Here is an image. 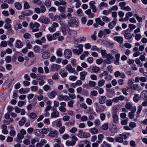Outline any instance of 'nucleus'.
I'll list each match as a JSON object with an SVG mask.
<instances>
[{"instance_id": "nucleus-1", "label": "nucleus", "mask_w": 147, "mask_h": 147, "mask_svg": "<svg viewBox=\"0 0 147 147\" xmlns=\"http://www.w3.org/2000/svg\"><path fill=\"white\" fill-rule=\"evenodd\" d=\"M100 52L102 57H105L106 59L104 60V63L107 64H110L113 63L115 57L111 53L107 54L105 50H102L101 48H100Z\"/></svg>"}, {"instance_id": "nucleus-2", "label": "nucleus", "mask_w": 147, "mask_h": 147, "mask_svg": "<svg viewBox=\"0 0 147 147\" xmlns=\"http://www.w3.org/2000/svg\"><path fill=\"white\" fill-rule=\"evenodd\" d=\"M67 22L69 26L72 27H77L79 25V21L77 18L74 17L68 20Z\"/></svg>"}, {"instance_id": "nucleus-3", "label": "nucleus", "mask_w": 147, "mask_h": 147, "mask_svg": "<svg viewBox=\"0 0 147 147\" xmlns=\"http://www.w3.org/2000/svg\"><path fill=\"white\" fill-rule=\"evenodd\" d=\"M74 47L77 49H72L73 53L74 55H79L81 54L83 51V49L84 46L83 44H79L77 45H74Z\"/></svg>"}, {"instance_id": "nucleus-4", "label": "nucleus", "mask_w": 147, "mask_h": 147, "mask_svg": "<svg viewBox=\"0 0 147 147\" xmlns=\"http://www.w3.org/2000/svg\"><path fill=\"white\" fill-rule=\"evenodd\" d=\"M67 31L68 33L67 36L68 38H72L73 39H75V37L77 34V32L76 31L71 30L68 28L67 29Z\"/></svg>"}, {"instance_id": "nucleus-5", "label": "nucleus", "mask_w": 147, "mask_h": 147, "mask_svg": "<svg viewBox=\"0 0 147 147\" xmlns=\"http://www.w3.org/2000/svg\"><path fill=\"white\" fill-rule=\"evenodd\" d=\"M64 57L67 59L71 58L72 55V53L71 50L69 49H65L63 53Z\"/></svg>"}, {"instance_id": "nucleus-6", "label": "nucleus", "mask_w": 147, "mask_h": 147, "mask_svg": "<svg viewBox=\"0 0 147 147\" xmlns=\"http://www.w3.org/2000/svg\"><path fill=\"white\" fill-rule=\"evenodd\" d=\"M52 125L54 127H57L60 128L62 126L61 119H59L53 121L52 123Z\"/></svg>"}, {"instance_id": "nucleus-7", "label": "nucleus", "mask_w": 147, "mask_h": 147, "mask_svg": "<svg viewBox=\"0 0 147 147\" xmlns=\"http://www.w3.org/2000/svg\"><path fill=\"white\" fill-rule=\"evenodd\" d=\"M41 57L44 59H48L50 57V54L49 50H45L42 52L41 53Z\"/></svg>"}, {"instance_id": "nucleus-8", "label": "nucleus", "mask_w": 147, "mask_h": 147, "mask_svg": "<svg viewBox=\"0 0 147 147\" xmlns=\"http://www.w3.org/2000/svg\"><path fill=\"white\" fill-rule=\"evenodd\" d=\"M48 131L49 132L48 136L51 137H54L56 136L57 135V131L56 130H52V128H48Z\"/></svg>"}, {"instance_id": "nucleus-9", "label": "nucleus", "mask_w": 147, "mask_h": 147, "mask_svg": "<svg viewBox=\"0 0 147 147\" xmlns=\"http://www.w3.org/2000/svg\"><path fill=\"white\" fill-rule=\"evenodd\" d=\"M118 21L117 18H114L112 22H109L108 24V27L111 29H113L115 26Z\"/></svg>"}, {"instance_id": "nucleus-10", "label": "nucleus", "mask_w": 147, "mask_h": 147, "mask_svg": "<svg viewBox=\"0 0 147 147\" xmlns=\"http://www.w3.org/2000/svg\"><path fill=\"white\" fill-rule=\"evenodd\" d=\"M117 112L114 111L112 112V117L113 119V122L114 123L117 124L119 122V117L117 115Z\"/></svg>"}, {"instance_id": "nucleus-11", "label": "nucleus", "mask_w": 147, "mask_h": 147, "mask_svg": "<svg viewBox=\"0 0 147 147\" xmlns=\"http://www.w3.org/2000/svg\"><path fill=\"white\" fill-rule=\"evenodd\" d=\"M66 68L67 70L69 73H74L75 75H77L78 72L75 71V70L74 68H72L71 65H67L66 66Z\"/></svg>"}, {"instance_id": "nucleus-12", "label": "nucleus", "mask_w": 147, "mask_h": 147, "mask_svg": "<svg viewBox=\"0 0 147 147\" xmlns=\"http://www.w3.org/2000/svg\"><path fill=\"white\" fill-rule=\"evenodd\" d=\"M140 81L143 82H147V79L146 77H136L135 78V82L138 83Z\"/></svg>"}, {"instance_id": "nucleus-13", "label": "nucleus", "mask_w": 147, "mask_h": 147, "mask_svg": "<svg viewBox=\"0 0 147 147\" xmlns=\"http://www.w3.org/2000/svg\"><path fill=\"white\" fill-rule=\"evenodd\" d=\"M77 136L81 138H86L90 136V134L86 132H83L82 134H78Z\"/></svg>"}, {"instance_id": "nucleus-14", "label": "nucleus", "mask_w": 147, "mask_h": 147, "mask_svg": "<svg viewBox=\"0 0 147 147\" xmlns=\"http://www.w3.org/2000/svg\"><path fill=\"white\" fill-rule=\"evenodd\" d=\"M59 112L57 110H54L51 113V118L52 119L53 118H57L59 117Z\"/></svg>"}, {"instance_id": "nucleus-15", "label": "nucleus", "mask_w": 147, "mask_h": 147, "mask_svg": "<svg viewBox=\"0 0 147 147\" xmlns=\"http://www.w3.org/2000/svg\"><path fill=\"white\" fill-rule=\"evenodd\" d=\"M15 46L16 48L18 49H20L23 47V43L20 40L17 39L16 41Z\"/></svg>"}, {"instance_id": "nucleus-16", "label": "nucleus", "mask_w": 147, "mask_h": 147, "mask_svg": "<svg viewBox=\"0 0 147 147\" xmlns=\"http://www.w3.org/2000/svg\"><path fill=\"white\" fill-rule=\"evenodd\" d=\"M30 29H32L34 28H38L40 26V24L37 22H35L34 23L32 22H30Z\"/></svg>"}, {"instance_id": "nucleus-17", "label": "nucleus", "mask_w": 147, "mask_h": 147, "mask_svg": "<svg viewBox=\"0 0 147 147\" xmlns=\"http://www.w3.org/2000/svg\"><path fill=\"white\" fill-rule=\"evenodd\" d=\"M113 39L120 44H122L123 42V38L121 36H115L114 37Z\"/></svg>"}, {"instance_id": "nucleus-18", "label": "nucleus", "mask_w": 147, "mask_h": 147, "mask_svg": "<svg viewBox=\"0 0 147 147\" xmlns=\"http://www.w3.org/2000/svg\"><path fill=\"white\" fill-rule=\"evenodd\" d=\"M22 13L25 16H29L33 14V12L30 10L28 9L22 12Z\"/></svg>"}, {"instance_id": "nucleus-19", "label": "nucleus", "mask_w": 147, "mask_h": 147, "mask_svg": "<svg viewBox=\"0 0 147 147\" xmlns=\"http://www.w3.org/2000/svg\"><path fill=\"white\" fill-rule=\"evenodd\" d=\"M48 96L50 98L53 99L57 95V92L55 90H53L50 92L47 93Z\"/></svg>"}, {"instance_id": "nucleus-20", "label": "nucleus", "mask_w": 147, "mask_h": 147, "mask_svg": "<svg viewBox=\"0 0 147 147\" xmlns=\"http://www.w3.org/2000/svg\"><path fill=\"white\" fill-rule=\"evenodd\" d=\"M86 37L84 36H82L77 39L75 42L77 43H80L84 42L86 40Z\"/></svg>"}, {"instance_id": "nucleus-21", "label": "nucleus", "mask_w": 147, "mask_h": 147, "mask_svg": "<svg viewBox=\"0 0 147 147\" xmlns=\"http://www.w3.org/2000/svg\"><path fill=\"white\" fill-rule=\"evenodd\" d=\"M85 13L88 16V17L90 18H92L94 16V13L91 12V9H88L86 11Z\"/></svg>"}, {"instance_id": "nucleus-22", "label": "nucleus", "mask_w": 147, "mask_h": 147, "mask_svg": "<svg viewBox=\"0 0 147 147\" xmlns=\"http://www.w3.org/2000/svg\"><path fill=\"white\" fill-rule=\"evenodd\" d=\"M120 55V54L119 53L115 55V59L114 61V63L115 64H119V63Z\"/></svg>"}, {"instance_id": "nucleus-23", "label": "nucleus", "mask_w": 147, "mask_h": 147, "mask_svg": "<svg viewBox=\"0 0 147 147\" xmlns=\"http://www.w3.org/2000/svg\"><path fill=\"white\" fill-rule=\"evenodd\" d=\"M37 79L39 81L38 83L39 85L40 86H42L45 83V82L43 79L42 77H41L40 78L37 77Z\"/></svg>"}, {"instance_id": "nucleus-24", "label": "nucleus", "mask_w": 147, "mask_h": 147, "mask_svg": "<svg viewBox=\"0 0 147 147\" xmlns=\"http://www.w3.org/2000/svg\"><path fill=\"white\" fill-rule=\"evenodd\" d=\"M106 98L105 96H100L98 99V101L99 103L103 104L106 101Z\"/></svg>"}, {"instance_id": "nucleus-25", "label": "nucleus", "mask_w": 147, "mask_h": 147, "mask_svg": "<svg viewBox=\"0 0 147 147\" xmlns=\"http://www.w3.org/2000/svg\"><path fill=\"white\" fill-rule=\"evenodd\" d=\"M89 52L88 51H84L83 53L80 56V58L81 60L84 59L88 55Z\"/></svg>"}, {"instance_id": "nucleus-26", "label": "nucleus", "mask_w": 147, "mask_h": 147, "mask_svg": "<svg viewBox=\"0 0 147 147\" xmlns=\"http://www.w3.org/2000/svg\"><path fill=\"white\" fill-rule=\"evenodd\" d=\"M133 15V13L131 12H128L125 14V17L124 18L125 21H128L129 18Z\"/></svg>"}, {"instance_id": "nucleus-27", "label": "nucleus", "mask_w": 147, "mask_h": 147, "mask_svg": "<svg viewBox=\"0 0 147 147\" xmlns=\"http://www.w3.org/2000/svg\"><path fill=\"white\" fill-rule=\"evenodd\" d=\"M63 49L61 48H59L57 49L56 51V55L58 57H61L63 55Z\"/></svg>"}, {"instance_id": "nucleus-28", "label": "nucleus", "mask_w": 147, "mask_h": 147, "mask_svg": "<svg viewBox=\"0 0 147 147\" xmlns=\"http://www.w3.org/2000/svg\"><path fill=\"white\" fill-rule=\"evenodd\" d=\"M108 6V4L107 3L104 2H101L98 5V8L100 10H102L103 7H107Z\"/></svg>"}, {"instance_id": "nucleus-29", "label": "nucleus", "mask_w": 147, "mask_h": 147, "mask_svg": "<svg viewBox=\"0 0 147 147\" xmlns=\"http://www.w3.org/2000/svg\"><path fill=\"white\" fill-rule=\"evenodd\" d=\"M61 67V66L59 65H52L51 69L53 71H57Z\"/></svg>"}, {"instance_id": "nucleus-30", "label": "nucleus", "mask_w": 147, "mask_h": 147, "mask_svg": "<svg viewBox=\"0 0 147 147\" xmlns=\"http://www.w3.org/2000/svg\"><path fill=\"white\" fill-rule=\"evenodd\" d=\"M40 22L45 24H48L50 22V20L47 18H45L40 19Z\"/></svg>"}, {"instance_id": "nucleus-31", "label": "nucleus", "mask_w": 147, "mask_h": 147, "mask_svg": "<svg viewBox=\"0 0 147 147\" xmlns=\"http://www.w3.org/2000/svg\"><path fill=\"white\" fill-rule=\"evenodd\" d=\"M87 74V73L85 71L81 72L80 73V80L82 81L84 80H85V76Z\"/></svg>"}, {"instance_id": "nucleus-32", "label": "nucleus", "mask_w": 147, "mask_h": 147, "mask_svg": "<svg viewBox=\"0 0 147 147\" xmlns=\"http://www.w3.org/2000/svg\"><path fill=\"white\" fill-rule=\"evenodd\" d=\"M95 20L97 24L101 26H103L105 24V23L101 20L100 18H96Z\"/></svg>"}, {"instance_id": "nucleus-33", "label": "nucleus", "mask_w": 147, "mask_h": 147, "mask_svg": "<svg viewBox=\"0 0 147 147\" xmlns=\"http://www.w3.org/2000/svg\"><path fill=\"white\" fill-rule=\"evenodd\" d=\"M65 144L68 146H72L75 144V142L73 141H72L68 140L66 141Z\"/></svg>"}, {"instance_id": "nucleus-34", "label": "nucleus", "mask_w": 147, "mask_h": 147, "mask_svg": "<svg viewBox=\"0 0 147 147\" xmlns=\"http://www.w3.org/2000/svg\"><path fill=\"white\" fill-rule=\"evenodd\" d=\"M26 118L23 117L19 121V124L20 126H22L26 121Z\"/></svg>"}, {"instance_id": "nucleus-35", "label": "nucleus", "mask_w": 147, "mask_h": 147, "mask_svg": "<svg viewBox=\"0 0 147 147\" xmlns=\"http://www.w3.org/2000/svg\"><path fill=\"white\" fill-rule=\"evenodd\" d=\"M140 99L139 95L136 94H134V96L133 98L134 101L135 102H137Z\"/></svg>"}, {"instance_id": "nucleus-36", "label": "nucleus", "mask_w": 147, "mask_h": 147, "mask_svg": "<svg viewBox=\"0 0 147 147\" xmlns=\"http://www.w3.org/2000/svg\"><path fill=\"white\" fill-rule=\"evenodd\" d=\"M33 50L35 53H38L40 51V48L38 46L35 45L33 48Z\"/></svg>"}, {"instance_id": "nucleus-37", "label": "nucleus", "mask_w": 147, "mask_h": 147, "mask_svg": "<svg viewBox=\"0 0 147 147\" xmlns=\"http://www.w3.org/2000/svg\"><path fill=\"white\" fill-rule=\"evenodd\" d=\"M125 38L127 40H130L132 37V35L130 33H126L124 35Z\"/></svg>"}, {"instance_id": "nucleus-38", "label": "nucleus", "mask_w": 147, "mask_h": 147, "mask_svg": "<svg viewBox=\"0 0 147 147\" xmlns=\"http://www.w3.org/2000/svg\"><path fill=\"white\" fill-rule=\"evenodd\" d=\"M90 131L92 134H95L98 133V130L96 128L93 127L90 129Z\"/></svg>"}, {"instance_id": "nucleus-39", "label": "nucleus", "mask_w": 147, "mask_h": 147, "mask_svg": "<svg viewBox=\"0 0 147 147\" xmlns=\"http://www.w3.org/2000/svg\"><path fill=\"white\" fill-rule=\"evenodd\" d=\"M140 96L142 98L147 97V91L146 90L143 91L140 94Z\"/></svg>"}, {"instance_id": "nucleus-40", "label": "nucleus", "mask_w": 147, "mask_h": 147, "mask_svg": "<svg viewBox=\"0 0 147 147\" xmlns=\"http://www.w3.org/2000/svg\"><path fill=\"white\" fill-rule=\"evenodd\" d=\"M15 6L16 8L18 10H20L22 8V5L18 2L15 3Z\"/></svg>"}, {"instance_id": "nucleus-41", "label": "nucleus", "mask_w": 147, "mask_h": 147, "mask_svg": "<svg viewBox=\"0 0 147 147\" xmlns=\"http://www.w3.org/2000/svg\"><path fill=\"white\" fill-rule=\"evenodd\" d=\"M58 10L61 13H64L65 12V8L63 6L59 7Z\"/></svg>"}, {"instance_id": "nucleus-42", "label": "nucleus", "mask_w": 147, "mask_h": 147, "mask_svg": "<svg viewBox=\"0 0 147 147\" xmlns=\"http://www.w3.org/2000/svg\"><path fill=\"white\" fill-rule=\"evenodd\" d=\"M45 5L47 8H49L51 6V2L49 0H46L45 2Z\"/></svg>"}, {"instance_id": "nucleus-43", "label": "nucleus", "mask_w": 147, "mask_h": 147, "mask_svg": "<svg viewBox=\"0 0 147 147\" xmlns=\"http://www.w3.org/2000/svg\"><path fill=\"white\" fill-rule=\"evenodd\" d=\"M113 102L112 100L109 99L106 100V105L107 106H110L113 105Z\"/></svg>"}, {"instance_id": "nucleus-44", "label": "nucleus", "mask_w": 147, "mask_h": 147, "mask_svg": "<svg viewBox=\"0 0 147 147\" xmlns=\"http://www.w3.org/2000/svg\"><path fill=\"white\" fill-rule=\"evenodd\" d=\"M132 107V103L131 102H127L126 103L125 107L128 110L131 109Z\"/></svg>"}, {"instance_id": "nucleus-45", "label": "nucleus", "mask_w": 147, "mask_h": 147, "mask_svg": "<svg viewBox=\"0 0 147 147\" xmlns=\"http://www.w3.org/2000/svg\"><path fill=\"white\" fill-rule=\"evenodd\" d=\"M111 12V9L108 10H105L102 11V13L105 16H108L110 13Z\"/></svg>"}, {"instance_id": "nucleus-46", "label": "nucleus", "mask_w": 147, "mask_h": 147, "mask_svg": "<svg viewBox=\"0 0 147 147\" xmlns=\"http://www.w3.org/2000/svg\"><path fill=\"white\" fill-rule=\"evenodd\" d=\"M110 130L112 132L115 133L117 131L118 129L116 126L114 125L111 128Z\"/></svg>"}, {"instance_id": "nucleus-47", "label": "nucleus", "mask_w": 147, "mask_h": 147, "mask_svg": "<svg viewBox=\"0 0 147 147\" xmlns=\"http://www.w3.org/2000/svg\"><path fill=\"white\" fill-rule=\"evenodd\" d=\"M104 137L103 135L102 134H100L98 135V141H96V142H97L99 143L101 142Z\"/></svg>"}, {"instance_id": "nucleus-48", "label": "nucleus", "mask_w": 147, "mask_h": 147, "mask_svg": "<svg viewBox=\"0 0 147 147\" xmlns=\"http://www.w3.org/2000/svg\"><path fill=\"white\" fill-rule=\"evenodd\" d=\"M105 83V81L102 79L99 80L98 82V85L99 87H102L103 86Z\"/></svg>"}, {"instance_id": "nucleus-49", "label": "nucleus", "mask_w": 147, "mask_h": 147, "mask_svg": "<svg viewBox=\"0 0 147 147\" xmlns=\"http://www.w3.org/2000/svg\"><path fill=\"white\" fill-rule=\"evenodd\" d=\"M126 3L125 2H121L119 3V6L121 7V9L123 10L124 8L125 7Z\"/></svg>"}, {"instance_id": "nucleus-50", "label": "nucleus", "mask_w": 147, "mask_h": 147, "mask_svg": "<svg viewBox=\"0 0 147 147\" xmlns=\"http://www.w3.org/2000/svg\"><path fill=\"white\" fill-rule=\"evenodd\" d=\"M24 4L23 6V8L25 9H28L30 8V6L28 3L26 1H25L24 2Z\"/></svg>"}, {"instance_id": "nucleus-51", "label": "nucleus", "mask_w": 147, "mask_h": 147, "mask_svg": "<svg viewBox=\"0 0 147 147\" xmlns=\"http://www.w3.org/2000/svg\"><path fill=\"white\" fill-rule=\"evenodd\" d=\"M102 19L103 21L105 22H108L111 21V19L105 16H103L102 17Z\"/></svg>"}, {"instance_id": "nucleus-52", "label": "nucleus", "mask_w": 147, "mask_h": 147, "mask_svg": "<svg viewBox=\"0 0 147 147\" xmlns=\"http://www.w3.org/2000/svg\"><path fill=\"white\" fill-rule=\"evenodd\" d=\"M61 34L60 32L59 31L56 32L53 34L54 39L55 40Z\"/></svg>"}, {"instance_id": "nucleus-53", "label": "nucleus", "mask_w": 147, "mask_h": 147, "mask_svg": "<svg viewBox=\"0 0 147 147\" xmlns=\"http://www.w3.org/2000/svg\"><path fill=\"white\" fill-rule=\"evenodd\" d=\"M46 36L47 37V40L49 41H51L52 40H55L53 37V35H51L50 34H48L46 35Z\"/></svg>"}, {"instance_id": "nucleus-54", "label": "nucleus", "mask_w": 147, "mask_h": 147, "mask_svg": "<svg viewBox=\"0 0 147 147\" xmlns=\"http://www.w3.org/2000/svg\"><path fill=\"white\" fill-rule=\"evenodd\" d=\"M134 16L136 18L138 22H142L143 20L142 17L139 16L137 14H135Z\"/></svg>"}, {"instance_id": "nucleus-55", "label": "nucleus", "mask_w": 147, "mask_h": 147, "mask_svg": "<svg viewBox=\"0 0 147 147\" xmlns=\"http://www.w3.org/2000/svg\"><path fill=\"white\" fill-rule=\"evenodd\" d=\"M106 140L108 142H114L115 141V140L113 138L110 137L106 138Z\"/></svg>"}, {"instance_id": "nucleus-56", "label": "nucleus", "mask_w": 147, "mask_h": 147, "mask_svg": "<svg viewBox=\"0 0 147 147\" xmlns=\"http://www.w3.org/2000/svg\"><path fill=\"white\" fill-rule=\"evenodd\" d=\"M113 78L112 76L110 75H107L105 77L104 79L107 81H109Z\"/></svg>"}, {"instance_id": "nucleus-57", "label": "nucleus", "mask_w": 147, "mask_h": 147, "mask_svg": "<svg viewBox=\"0 0 147 147\" xmlns=\"http://www.w3.org/2000/svg\"><path fill=\"white\" fill-rule=\"evenodd\" d=\"M127 133H123L122 134H120L119 136L121 137L122 139H126L127 138Z\"/></svg>"}, {"instance_id": "nucleus-58", "label": "nucleus", "mask_w": 147, "mask_h": 147, "mask_svg": "<svg viewBox=\"0 0 147 147\" xmlns=\"http://www.w3.org/2000/svg\"><path fill=\"white\" fill-rule=\"evenodd\" d=\"M7 110L8 111L7 113L10 114L12 113V111L13 110V108L12 106H9L7 107Z\"/></svg>"}, {"instance_id": "nucleus-59", "label": "nucleus", "mask_w": 147, "mask_h": 147, "mask_svg": "<svg viewBox=\"0 0 147 147\" xmlns=\"http://www.w3.org/2000/svg\"><path fill=\"white\" fill-rule=\"evenodd\" d=\"M99 68L96 66L92 68V71L94 73H97V72L99 71Z\"/></svg>"}, {"instance_id": "nucleus-60", "label": "nucleus", "mask_w": 147, "mask_h": 147, "mask_svg": "<svg viewBox=\"0 0 147 147\" xmlns=\"http://www.w3.org/2000/svg\"><path fill=\"white\" fill-rule=\"evenodd\" d=\"M98 94L97 92L95 90L91 91L90 92V95L92 96H96Z\"/></svg>"}, {"instance_id": "nucleus-61", "label": "nucleus", "mask_w": 147, "mask_h": 147, "mask_svg": "<svg viewBox=\"0 0 147 147\" xmlns=\"http://www.w3.org/2000/svg\"><path fill=\"white\" fill-rule=\"evenodd\" d=\"M18 90H14L13 92V94L12 95V97L13 98L16 99L18 97V95L17 94Z\"/></svg>"}, {"instance_id": "nucleus-62", "label": "nucleus", "mask_w": 147, "mask_h": 147, "mask_svg": "<svg viewBox=\"0 0 147 147\" xmlns=\"http://www.w3.org/2000/svg\"><path fill=\"white\" fill-rule=\"evenodd\" d=\"M96 84L95 82L91 81H89L88 83L89 86L92 87H94Z\"/></svg>"}, {"instance_id": "nucleus-63", "label": "nucleus", "mask_w": 147, "mask_h": 147, "mask_svg": "<svg viewBox=\"0 0 147 147\" xmlns=\"http://www.w3.org/2000/svg\"><path fill=\"white\" fill-rule=\"evenodd\" d=\"M108 127V123H105L102 125L101 127V129L103 130H107Z\"/></svg>"}, {"instance_id": "nucleus-64", "label": "nucleus", "mask_w": 147, "mask_h": 147, "mask_svg": "<svg viewBox=\"0 0 147 147\" xmlns=\"http://www.w3.org/2000/svg\"><path fill=\"white\" fill-rule=\"evenodd\" d=\"M111 31L110 30L108 29H106L103 30V34L105 35L107 34H109L111 32Z\"/></svg>"}]
</instances>
